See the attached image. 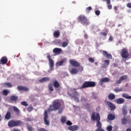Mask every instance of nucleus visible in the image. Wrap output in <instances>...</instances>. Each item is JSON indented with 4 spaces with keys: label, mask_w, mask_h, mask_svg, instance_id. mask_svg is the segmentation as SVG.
Returning <instances> with one entry per match:
<instances>
[{
    "label": "nucleus",
    "mask_w": 131,
    "mask_h": 131,
    "mask_svg": "<svg viewBox=\"0 0 131 131\" xmlns=\"http://www.w3.org/2000/svg\"><path fill=\"white\" fill-rule=\"evenodd\" d=\"M91 118L94 121H96V126L97 128L96 131H104V129L102 128V123L100 122L101 120V117L99 113L93 112L91 116Z\"/></svg>",
    "instance_id": "1"
},
{
    "label": "nucleus",
    "mask_w": 131,
    "mask_h": 131,
    "mask_svg": "<svg viewBox=\"0 0 131 131\" xmlns=\"http://www.w3.org/2000/svg\"><path fill=\"white\" fill-rule=\"evenodd\" d=\"M52 104L53 105H51L48 108V111H57L61 107V102H60L59 100L56 99L54 100Z\"/></svg>",
    "instance_id": "2"
},
{
    "label": "nucleus",
    "mask_w": 131,
    "mask_h": 131,
    "mask_svg": "<svg viewBox=\"0 0 131 131\" xmlns=\"http://www.w3.org/2000/svg\"><path fill=\"white\" fill-rule=\"evenodd\" d=\"M96 86V82L94 81H84L82 85L79 88L80 90H83L88 88H95Z\"/></svg>",
    "instance_id": "3"
},
{
    "label": "nucleus",
    "mask_w": 131,
    "mask_h": 131,
    "mask_svg": "<svg viewBox=\"0 0 131 131\" xmlns=\"http://www.w3.org/2000/svg\"><path fill=\"white\" fill-rule=\"evenodd\" d=\"M77 20L78 22L83 24V25H89V20L88 18L84 15L81 14L78 16Z\"/></svg>",
    "instance_id": "4"
},
{
    "label": "nucleus",
    "mask_w": 131,
    "mask_h": 131,
    "mask_svg": "<svg viewBox=\"0 0 131 131\" xmlns=\"http://www.w3.org/2000/svg\"><path fill=\"white\" fill-rule=\"evenodd\" d=\"M22 123V121L18 120V121H13L11 120L8 122V126L9 127H14V126H18Z\"/></svg>",
    "instance_id": "5"
},
{
    "label": "nucleus",
    "mask_w": 131,
    "mask_h": 131,
    "mask_svg": "<svg viewBox=\"0 0 131 131\" xmlns=\"http://www.w3.org/2000/svg\"><path fill=\"white\" fill-rule=\"evenodd\" d=\"M121 56L124 59H127L129 56V54H128V50L126 48H123L121 52Z\"/></svg>",
    "instance_id": "6"
},
{
    "label": "nucleus",
    "mask_w": 131,
    "mask_h": 131,
    "mask_svg": "<svg viewBox=\"0 0 131 131\" xmlns=\"http://www.w3.org/2000/svg\"><path fill=\"white\" fill-rule=\"evenodd\" d=\"M47 59L49 60L50 69L52 71L54 69V61H53V59H52V57L50 55V53H47Z\"/></svg>",
    "instance_id": "7"
},
{
    "label": "nucleus",
    "mask_w": 131,
    "mask_h": 131,
    "mask_svg": "<svg viewBox=\"0 0 131 131\" xmlns=\"http://www.w3.org/2000/svg\"><path fill=\"white\" fill-rule=\"evenodd\" d=\"M122 124L125 125V124H131V118H126L125 117L121 119Z\"/></svg>",
    "instance_id": "8"
},
{
    "label": "nucleus",
    "mask_w": 131,
    "mask_h": 131,
    "mask_svg": "<svg viewBox=\"0 0 131 131\" xmlns=\"http://www.w3.org/2000/svg\"><path fill=\"white\" fill-rule=\"evenodd\" d=\"M48 118H49L48 111L46 110L44 112V122L46 125H50V122L48 120Z\"/></svg>",
    "instance_id": "9"
},
{
    "label": "nucleus",
    "mask_w": 131,
    "mask_h": 131,
    "mask_svg": "<svg viewBox=\"0 0 131 131\" xmlns=\"http://www.w3.org/2000/svg\"><path fill=\"white\" fill-rule=\"evenodd\" d=\"M70 63L72 65V66H74V67H79L80 66V63L74 59H70Z\"/></svg>",
    "instance_id": "10"
},
{
    "label": "nucleus",
    "mask_w": 131,
    "mask_h": 131,
    "mask_svg": "<svg viewBox=\"0 0 131 131\" xmlns=\"http://www.w3.org/2000/svg\"><path fill=\"white\" fill-rule=\"evenodd\" d=\"M126 79H127V75H123L119 78V80L116 81L115 83L116 84H120L121 81L126 80Z\"/></svg>",
    "instance_id": "11"
},
{
    "label": "nucleus",
    "mask_w": 131,
    "mask_h": 131,
    "mask_svg": "<svg viewBox=\"0 0 131 131\" xmlns=\"http://www.w3.org/2000/svg\"><path fill=\"white\" fill-rule=\"evenodd\" d=\"M62 52V50L61 48H55L53 50V53L55 55H60Z\"/></svg>",
    "instance_id": "12"
},
{
    "label": "nucleus",
    "mask_w": 131,
    "mask_h": 131,
    "mask_svg": "<svg viewBox=\"0 0 131 131\" xmlns=\"http://www.w3.org/2000/svg\"><path fill=\"white\" fill-rule=\"evenodd\" d=\"M110 80V79L108 77L102 78L99 81V84H100V85H103L104 82H109Z\"/></svg>",
    "instance_id": "13"
},
{
    "label": "nucleus",
    "mask_w": 131,
    "mask_h": 131,
    "mask_svg": "<svg viewBox=\"0 0 131 131\" xmlns=\"http://www.w3.org/2000/svg\"><path fill=\"white\" fill-rule=\"evenodd\" d=\"M106 103L108 107H110L111 111H113L114 110H115V109L116 108V107L114 104H113V103H112V102L110 101H107Z\"/></svg>",
    "instance_id": "14"
},
{
    "label": "nucleus",
    "mask_w": 131,
    "mask_h": 131,
    "mask_svg": "<svg viewBox=\"0 0 131 131\" xmlns=\"http://www.w3.org/2000/svg\"><path fill=\"white\" fill-rule=\"evenodd\" d=\"M17 90L18 91H24V92H28V91H29V88L26 86L19 85L17 86Z\"/></svg>",
    "instance_id": "15"
},
{
    "label": "nucleus",
    "mask_w": 131,
    "mask_h": 131,
    "mask_svg": "<svg viewBox=\"0 0 131 131\" xmlns=\"http://www.w3.org/2000/svg\"><path fill=\"white\" fill-rule=\"evenodd\" d=\"M8 62V58L6 57H3L0 60V64L2 65H5Z\"/></svg>",
    "instance_id": "16"
},
{
    "label": "nucleus",
    "mask_w": 131,
    "mask_h": 131,
    "mask_svg": "<svg viewBox=\"0 0 131 131\" xmlns=\"http://www.w3.org/2000/svg\"><path fill=\"white\" fill-rule=\"evenodd\" d=\"M50 80V78L48 77H43L39 80V82L42 83L43 82H47Z\"/></svg>",
    "instance_id": "17"
},
{
    "label": "nucleus",
    "mask_w": 131,
    "mask_h": 131,
    "mask_svg": "<svg viewBox=\"0 0 131 131\" xmlns=\"http://www.w3.org/2000/svg\"><path fill=\"white\" fill-rule=\"evenodd\" d=\"M19 99V97L16 95H12L10 96V100L12 102H17Z\"/></svg>",
    "instance_id": "18"
},
{
    "label": "nucleus",
    "mask_w": 131,
    "mask_h": 131,
    "mask_svg": "<svg viewBox=\"0 0 131 131\" xmlns=\"http://www.w3.org/2000/svg\"><path fill=\"white\" fill-rule=\"evenodd\" d=\"M68 129H69V130H71V131L77 130V129H78V126L77 125L70 126L68 127Z\"/></svg>",
    "instance_id": "19"
},
{
    "label": "nucleus",
    "mask_w": 131,
    "mask_h": 131,
    "mask_svg": "<svg viewBox=\"0 0 131 131\" xmlns=\"http://www.w3.org/2000/svg\"><path fill=\"white\" fill-rule=\"evenodd\" d=\"M70 73L72 75L77 74L78 73V70L75 68H73L72 70H70Z\"/></svg>",
    "instance_id": "20"
},
{
    "label": "nucleus",
    "mask_w": 131,
    "mask_h": 131,
    "mask_svg": "<svg viewBox=\"0 0 131 131\" xmlns=\"http://www.w3.org/2000/svg\"><path fill=\"white\" fill-rule=\"evenodd\" d=\"M60 31H55L53 33V36L54 37H55V38H58V37H59V36H60Z\"/></svg>",
    "instance_id": "21"
},
{
    "label": "nucleus",
    "mask_w": 131,
    "mask_h": 131,
    "mask_svg": "<svg viewBox=\"0 0 131 131\" xmlns=\"http://www.w3.org/2000/svg\"><path fill=\"white\" fill-rule=\"evenodd\" d=\"M107 119L108 120H114L115 119V116L112 114H109L107 116Z\"/></svg>",
    "instance_id": "22"
},
{
    "label": "nucleus",
    "mask_w": 131,
    "mask_h": 131,
    "mask_svg": "<svg viewBox=\"0 0 131 131\" xmlns=\"http://www.w3.org/2000/svg\"><path fill=\"white\" fill-rule=\"evenodd\" d=\"M69 43V40L68 39H66V41H63L62 43V48H66L68 44Z\"/></svg>",
    "instance_id": "23"
},
{
    "label": "nucleus",
    "mask_w": 131,
    "mask_h": 131,
    "mask_svg": "<svg viewBox=\"0 0 131 131\" xmlns=\"http://www.w3.org/2000/svg\"><path fill=\"white\" fill-rule=\"evenodd\" d=\"M125 100H124V99L123 98H119L118 99H117V104H123L125 102Z\"/></svg>",
    "instance_id": "24"
},
{
    "label": "nucleus",
    "mask_w": 131,
    "mask_h": 131,
    "mask_svg": "<svg viewBox=\"0 0 131 131\" xmlns=\"http://www.w3.org/2000/svg\"><path fill=\"white\" fill-rule=\"evenodd\" d=\"M5 119L7 120H9V119H11V112H7L5 117Z\"/></svg>",
    "instance_id": "25"
},
{
    "label": "nucleus",
    "mask_w": 131,
    "mask_h": 131,
    "mask_svg": "<svg viewBox=\"0 0 131 131\" xmlns=\"http://www.w3.org/2000/svg\"><path fill=\"white\" fill-rule=\"evenodd\" d=\"M53 85L54 88H58L60 86V83H59V82H58L57 80H55L53 81Z\"/></svg>",
    "instance_id": "26"
},
{
    "label": "nucleus",
    "mask_w": 131,
    "mask_h": 131,
    "mask_svg": "<svg viewBox=\"0 0 131 131\" xmlns=\"http://www.w3.org/2000/svg\"><path fill=\"white\" fill-rule=\"evenodd\" d=\"M123 98L125 99H128V100H131V96H129L128 94L124 93L122 95Z\"/></svg>",
    "instance_id": "27"
},
{
    "label": "nucleus",
    "mask_w": 131,
    "mask_h": 131,
    "mask_svg": "<svg viewBox=\"0 0 131 131\" xmlns=\"http://www.w3.org/2000/svg\"><path fill=\"white\" fill-rule=\"evenodd\" d=\"M13 111L15 113H16V115H18V114L20 113V110L16 106L13 107Z\"/></svg>",
    "instance_id": "28"
},
{
    "label": "nucleus",
    "mask_w": 131,
    "mask_h": 131,
    "mask_svg": "<svg viewBox=\"0 0 131 131\" xmlns=\"http://www.w3.org/2000/svg\"><path fill=\"white\" fill-rule=\"evenodd\" d=\"M108 98L109 100H114V99H115V95L112 93L110 94L108 96Z\"/></svg>",
    "instance_id": "29"
},
{
    "label": "nucleus",
    "mask_w": 131,
    "mask_h": 131,
    "mask_svg": "<svg viewBox=\"0 0 131 131\" xmlns=\"http://www.w3.org/2000/svg\"><path fill=\"white\" fill-rule=\"evenodd\" d=\"M122 114L124 116L127 115V111H126V108L125 107L122 108Z\"/></svg>",
    "instance_id": "30"
},
{
    "label": "nucleus",
    "mask_w": 131,
    "mask_h": 131,
    "mask_svg": "<svg viewBox=\"0 0 131 131\" xmlns=\"http://www.w3.org/2000/svg\"><path fill=\"white\" fill-rule=\"evenodd\" d=\"M66 60L65 59H62L61 60H60L59 62H57L56 63V66H61V65H62V64H63V63H64Z\"/></svg>",
    "instance_id": "31"
},
{
    "label": "nucleus",
    "mask_w": 131,
    "mask_h": 131,
    "mask_svg": "<svg viewBox=\"0 0 131 131\" xmlns=\"http://www.w3.org/2000/svg\"><path fill=\"white\" fill-rule=\"evenodd\" d=\"M28 131H33V127L31 125H26Z\"/></svg>",
    "instance_id": "32"
},
{
    "label": "nucleus",
    "mask_w": 131,
    "mask_h": 131,
    "mask_svg": "<svg viewBox=\"0 0 131 131\" xmlns=\"http://www.w3.org/2000/svg\"><path fill=\"white\" fill-rule=\"evenodd\" d=\"M104 64L103 66V67H104V68H106V66H108L109 64H110V61L108 60H104Z\"/></svg>",
    "instance_id": "33"
},
{
    "label": "nucleus",
    "mask_w": 131,
    "mask_h": 131,
    "mask_svg": "<svg viewBox=\"0 0 131 131\" xmlns=\"http://www.w3.org/2000/svg\"><path fill=\"white\" fill-rule=\"evenodd\" d=\"M48 88L50 92H54V88H53V84H52L51 83H49L48 84Z\"/></svg>",
    "instance_id": "34"
},
{
    "label": "nucleus",
    "mask_w": 131,
    "mask_h": 131,
    "mask_svg": "<svg viewBox=\"0 0 131 131\" xmlns=\"http://www.w3.org/2000/svg\"><path fill=\"white\" fill-rule=\"evenodd\" d=\"M98 96L95 93L93 92L91 96V99H94V100H96L97 99Z\"/></svg>",
    "instance_id": "35"
},
{
    "label": "nucleus",
    "mask_w": 131,
    "mask_h": 131,
    "mask_svg": "<svg viewBox=\"0 0 131 131\" xmlns=\"http://www.w3.org/2000/svg\"><path fill=\"white\" fill-rule=\"evenodd\" d=\"M76 89H74V92L73 93V96L72 97H78V96H79V94L78 93V92H77V91H76Z\"/></svg>",
    "instance_id": "36"
},
{
    "label": "nucleus",
    "mask_w": 131,
    "mask_h": 131,
    "mask_svg": "<svg viewBox=\"0 0 131 131\" xmlns=\"http://www.w3.org/2000/svg\"><path fill=\"white\" fill-rule=\"evenodd\" d=\"M114 92H116V93H118L119 92H122L123 90L122 89H119L118 88H116L114 90Z\"/></svg>",
    "instance_id": "37"
},
{
    "label": "nucleus",
    "mask_w": 131,
    "mask_h": 131,
    "mask_svg": "<svg viewBox=\"0 0 131 131\" xmlns=\"http://www.w3.org/2000/svg\"><path fill=\"white\" fill-rule=\"evenodd\" d=\"M8 94H9V91L7 90L3 91V95L4 96H8Z\"/></svg>",
    "instance_id": "38"
},
{
    "label": "nucleus",
    "mask_w": 131,
    "mask_h": 131,
    "mask_svg": "<svg viewBox=\"0 0 131 131\" xmlns=\"http://www.w3.org/2000/svg\"><path fill=\"white\" fill-rule=\"evenodd\" d=\"M4 85H5L6 86H8V88H12V84H11V83H9V82L5 83Z\"/></svg>",
    "instance_id": "39"
},
{
    "label": "nucleus",
    "mask_w": 131,
    "mask_h": 131,
    "mask_svg": "<svg viewBox=\"0 0 131 131\" xmlns=\"http://www.w3.org/2000/svg\"><path fill=\"white\" fill-rule=\"evenodd\" d=\"M66 120H67L66 117L64 116L62 117L61 119V121L62 123H65V122H66Z\"/></svg>",
    "instance_id": "40"
},
{
    "label": "nucleus",
    "mask_w": 131,
    "mask_h": 131,
    "mask_svg": "<svg viewBox=\"0 0 131 131\" xmlns=\"http://www.w3.org/2000/svg\"><path fill=\"white\" fill-rule=\"evenodd\" d=\"M21 105H23V106H25V107H26V106H28V104H27V102H26V101H22L20 102Z\"/></svg>",
    "instance_id": "41"
},
{
    "label": "nucleus",
    "mask_w": 131,
    "mask_h": 131,
    "mask_svg": "<svg viewBox=\"0 0 131 131\" xmlns=\"http://www.w3.org/2000/svg\"><path fill=\"white\" fill-rule=\"evenodd\" d=\"M105 57L107 58V59H112V55L110 54L107 53Z\"/></svg>",
    "instance_id": "42"
},
{
    "label": "nucleus",
    "mask_w": 131,
    "mask_h": 131,
    "mask_svg": "<svg viewBox=\"0 0 131 131\" xmlns=\"http://www.w3.org/2000/svg\"><path fill=\"white\" fill-rule=\"evenodd\" d=\"M106 129L107 131H112V126L111 125L108 126L106 127Z\"/></svg>",
    "instance_id": "43"
},
{
    "label": "nucleus",
    "mask_w": 131,
    "mask_h": 131,
    "mask_svg": "<svg viewBox=\"0 0 131 131\" xmlns=\"http://www.w3.org/2000/svg\"><path fill=\"white\" fill-rule=\"evenodd\" d=\"M92 9V7H91V6H89V7H87L86 8V12L89 13V12H90V11H91Z\"/></svg>",
    "instance_id": "44"
},
{
    "label": "nucleus",
    "mask_w": 131,
    "mask_h": 131,
    "mask_svg": "<svg viewBox=\"0 0 131 131\" xmlns=\"http://www.w3.org/2000/svg\"><path fill=\"white\" fill-rule=\"evenodd\" d=\"M72 98H74L76 102H79V99L78 98V96L72 97Z\"/></svg>",
    "instance_id": "45"
},
{
    "label": "nucleus",
    "mask_w": 131,
    "mask_h": 131,
    "mask_svg": "<svg viewBox=\"0 0 131 131\" xmlns=\"http://www.w3.org/2000/svg\"><path fill=\"white\" fill-rule=\"evenodd\" d=\"M33 109V107H32V106H29L27 108V111H28V112H31Z\"/></svg>",
    "instance_id": "46"
},
{
    "label": "nucleus",
    "mask_w": 131,
    "mask_h": 131,
    "mask_svg": "<svg viewBox=\"0 0 131 131\" xmlns=\"http://www.w3.org/2000/svg\"><path fill=\"white\" fill-rule=\"evenodd\" d=\"M63 108L60 107L58 109V114H61V113L63 112Z\"/></svg>",
    "instance_id": "47"
},
{
    "label": "nucleus",
    "mask_w": 131,
    "mask_h": 131,
    "mask_svg": "<svg viewBox=\"0 0 131 131\" xmlns=\"http://www.w3.org/2000/svg\"><path fill=\"white\" fill-rule=\"evenodd\" d=\"M89 62H91V63H94V62H95V59L93 58H89Z\"/></svg>",
    "instance_id": "48"
},
{
    "label": "nucleus",
    "mask_w": 131,
    "mask_h": 131,
    "mask_svg": "<svg viewBox=\"0 0 131 131\" xmlns=\"http://www.w3.org/2000/svg\"><path fill=\"white\" fill-rule=\"evenodd\" d=\"M81 101L83 102H86V98L84 96H81Z\"/></svg>",
    "instance_id": "49"
},
{
    "label": "nucleus",
    "mask_w": 131,
    "mask_h": 131,
    "mask_svg": "<svg viewBox=\"0 0 131 131\" xmlns=\"http://www.w3.org/2000/svg\"><path fill=\"white\" fill-rule=\"evenodd\" d=\"M107 54H108V53L107 52V51H103L102 54L104 56V57H106L107 56Z\"/></svg>",
    "instance_id": "50"
},
{
    "label": "nucleus",
    "mask_w": 131,
    "mask_h": 131,
    "mask_svg": "<svg viewBox=\"0 0 131 131\" xmlns=\"http://www.w3.org/2000/svg\"><path fill=\"white\" fill-rule=\"evenodd\" d=\"M95 14H96V15H97V16H99V15H100V14H101V12H100L99 10H96L95 11Z\"/></svg>",
    "instance_id": "51"
},
{
    "label": "nucleus",
    "mask_w": 131,
    "mask_h": 131,
    "mask_svg": "<svg viewBox=\"0 0 131 131\" xmlns=\"http://www.w3.org/2000/svg\"><path fill=\"white\" fill-rule=\"evenodd\" d=\"M103 2H106L107 5H110V4H111V1L110 0H102Z\"/></svg>",
    "instance_id": "52"
},
{
    "label": "nucleus",
    "mask_w": 131,
    "mask_h": 131,
    "mask_svg": "<svg viewBox=\"0 0 131 131\" xmlns=\"http://www.w3.org/2000/svg\"><path fill=\"white\" fill-rule=\"evenodd\" d=\"M101 35L102 36H107V33L105 32H101L100 33Z\"/></svg>",
    "instance_id": "53"
},
{
    "label": "nucleus",
    "mask_w": 131,
    "mask_h": 131,
    "mask_svg": "<svg viewBox=\"0 0 131 131\" xmlns=\"http://www.w3.org/2000/svg\"><path fill=\"white\" fill-rule=\"evenodd\" d=\"M107 9L108 10H111V9H112V5L111 4H108L107 5Z\"/></svg>",
    "instance_id": "54"
},
{
    "label": "nucleus",
    "mask_w": 131,
    "mask_h": 131,
    "mask_svg": "<svg viewBox=\"0 0 131 131\" xmlns=\"http://www.w3.org/2000/svg\"><path fill=\"white\" fill-rule=\"evenodd\" d=\"M67 125H72V123L70 121H67Z\"/></svg>",
    "instance_id": "55"
},
{
    "label": "nucleus",
    "mask_w": 131,
    "mask_h": 131,
    "mask_svg": "<svg viewBox=\"0 0 131 131\" xmlns=\"http://www.w3.org/2000/svg\"><path fill=\"white\" fill-rule=\"evenodd\" d=\"M114 10H115V12H117V11H118V8L117 6H115L114 7Z\"/></svg>",
    "instance_id": "56"
},
{
    "label": "nucleus",
    "mask_w": 131,
    "mask_h": 131,
    "mask_svg": "<svg viewBox=\"0 0 131 131\" xmlns=\"http://www.w3.org/2000/svg\"><path fill=\"white\" fill-rule=\"evenodd\" d=\"M109 40L110 41H112V40H113V37H112V36H110Z\"/></svg>",
    "instance_id": "57"
},
{
    "label": "nucleus",
    "mask_w": 131,
    "mask_h": 131,
    "mask_svg": "<svg viewBox=\"0 0 131 131\" xmlns=\"http://www.w3.org/2000/svg\"><path fill=\"white\" fill-rule=\"evenodd\" d=\"M127 8H130L131 9V3L127 4Z\"/></svg>",
    "instance_id": "58"
},
{
    "label": "nucleus",
    "mask_w": 131,
    "mask_h": 131,
    "mask_svg": "<svg viewBox=\"0 0 131 131\" xmlns=\"http://www.w3.org/2000/svg\"><path fill=\"white\" fill-rule=\"evenodd\" d=\"M79 69H80V72H82V71H83V67H80Z\"/></svg>",
    "instance_id": "59"
},
{
    "label": "nucleus",
    "mask_w": 131,
    "mask_h": 131,
    "mask_svg": "<svg viewBox=\"0 0 131 131\" xmlns=\"http://www.w3.org/2000/svg\"><path fill=\"white\" fill-rule=\"evenodd\" d=\"M114 67H118V64L116 63H115L113 65Z\"/></svg>",
    "instance_id": "60"
},
{
    "label": "nucleus",
    "mask_w": 131,
    "mask_h": 131,
    "mask_svg": "<svg viewBox=\"0 0 131 131\" xmlns=\"http://www.w3.org/2000/svg\"><path fill=\"white\" fill-rule=\"evenodd\" d=\"M84 37H85V38L86 39H88V34H85L84 35Z\"/></svg>",
    "instance_id": "61"
},
{
    "label": "nucleus",
    "mask_w": 131,
    "mask_h": 131,
    "mask_svg": "<svg viewBox=\"0 0 131 131\" xmlns=\"http://www.w3.org/2000/svg\"><path fill=\"white\" fill-rule=\"evenodd\" d=\"M126 131H131V128L129 127V128H127Z\"/></svg>",
    "instance_id": "62"
},
{
    "label": "nucleus",
    "mask_w": 131,
    "mask_h": 131,
    "mask_svg": "<svg viewBox=\"0 0 131 131\" xmlns=\"http://www.w3.org/2000/svg\"><path fill=\"white\" fill-rule=\"evenodd\" d=\"M120 26H122L121 24H119V25H118V27H120Z\"/></svg>",
    "instance_id": "63"
},
{
    "label": "nucleus",
    "mask_w": 131,
    "mask_h": 131,
    "mask_svg": "<svg viewBox=\"0 0 131 131\" xmlns=\"http://www.w3.org/2000/svg\"><path fill=\"white\" fill-rule=\"evenodd\" d=\"M14 131H18V129H14Z\"/></svg>",
    "instance_id": "64"
}]
</instances>
